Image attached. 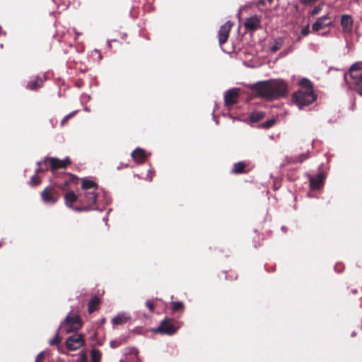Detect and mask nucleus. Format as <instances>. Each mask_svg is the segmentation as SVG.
I'll return each instance as SVG.
<instances>
[{"label":"nucleus","instance_id":"obj_1","mask_svg":"<svg viewBox=\"0 0 362 362\" xmlns=\"http://www.w3.org/2000/svg\"><path fill=\"white\" fill-rule=\"evenodd\" d=\"M256 97L274 100L283 98L288 91L287 83L281 79L258 81L249 86Z\"/></svg>","mask_w":362,"mask_h":362},{"label":"nucleus","instance_id":"obj_2","mask_svg":"<svg viewBox=\"0 0 362 362\" xmlns=\"http://www.w3.org/2000/svg\"><path fill=\"white\" fill-rule=\"evenodd\" d=\"M299 86L300 89L292 95V100L301 109L315 101L317 95L314 93L313 84L309 79L303 78L300 81Z\"/></svg>","mask_w":362,"mask_h":362},{"label":"nucleus","instance_id":"obj_3","mask_svg":"<svg viewBox=\"0 0 362 362\" xmlns=\"http://www.w3.org/2000/svg\"><path fill=\"white\" fill-rule=\"evenodd\" d=\"M349 76L354 89L362 95V62H356L350 67Z\"/></svg>","mask_w":362,"mask_h":362},{"label":"nucleus","instance_id":"obj_4","mask_svg":"<svg viewBox=\"0 0 362 362\" xmlns=\"http://www.w3.org/2000/svg\"><path fill=\"white\" fill-rule=\"evenodd\" d=\"M71 163V161L68 157L64 160H60L57 158L46 157L42 161L38 162L37 165H42L44 164L47 165V164H49L50 166V170L53 173V176L54 177H57L58 174L57 173V170L61 168L64 169Z\"/></svg>","mask_w":362,"mask_h":362},{"label":"nucleus","instance_id":"obj_5","mask_svg":"<svg viewBox=\"0 0 362 362\" xmlns=\"http://www.w3.org/2000/svg\"><path fill=\"white\" fill-rule=\"evenodd\" d=\"M42 200L46 204H55L60 197L59 189L57 187V182L45 187L40 193Z\"/></svg>","mask_w":362,"mask_h":362},{"label":"nucleus","instance_id":"obj_6","mask_svg":"<svg viewBox=\"0 0 362 362\" xmlns=\"http://www.w3.org/2000/svg\"><path fill=\"white\" fill-rule=\"evenodd\" d=\"M180 325L177 321L166 317L154 331L161 334L173 335L176 333Z\"/></svg>","mask_w":362,"mask_h":362},{"label":"nucleus","instance_id":"obj_7","mask_svg":"<svg viewBox=\"0 0 362 362\" xmlns=\"http://www.w3.org/2000/svg\"><path fill=\"white\" fill-rule=\"evenodd\" d=\"M82 327V322L78 315H68L61 324V327H64L66 333L74 332L80 329Z\"/></svg>","mask_w":362,"mask_h":362},{"label":"nucleus","instance_id":"obj_8","mask_svg":"<svg viewBox=\"0 0 362 362\" xmlns=\"http://www.w3.org/2000/svg\"><path fill=\"white\" fill-rule=\"evenodd\" d=\"M84 344L83 336L81 334H74L66 341V346L69 351H75Z\"/></svg>","mask_w":362,"mask_h":362},{"label":"nucleus","instance_id":"obj_9","mask_svg":"<svg viewBox=\"0 0 362 362\" xmlns=\"http://www.w3.org/2000/svg\"><path fill=\"white\" fill-rule=\"evenodd\" d=\"M97 201V194L95 191H86L83 195H79V203L81 205H87L91 209Z\"/></svg>","mask_w":362,"mask_h":362},{"label":"nucleus","instance_id":"obj_10","mask_svg":"<svg viewBox=\"0 0 362 362\" xmlns=\"http://www.w3.org/2000/svg\"><path fill=\"white\" fill-rule=\"evenodd\" d=\"M244 27L246 30L250 32H254L261 28L260 18L257 15H254L247 18L244 23Z\"/></svg>","mask_w":362,"mask_h":362},{"label":"nucleus","instance_id":"obj_11","mask_svg":"<svg viewBox=\"0 0 362 362\" xmlns=\"http://www.w3.org/2000/svg\"><path fill=\"white\" fill-rule=\"evenodd\" d=\"M239 89L233 88L230 89L225 93L224 95V103L227 107L235 105L238 102L239 98Z\"/></svg>","mask_w":362,"mask_h":362},{"label":"nucleus","instance_id":"obj_12","mask_svg":"<svg viewBox=\"0 0 362 362\" xmlns=\"http://www.w3.org/2000/svg\"><path fill=\"white\" fill-rule=\"evenodd\" d=\"M231 27L232 24L230 21L220 27L218 30V42L221 46L227 42Z\"/></svg>","mask_w":362,"mask_h":362},{"label":"nucleus","instance_id":"obj_13","mask_svg":"<svg viewBox=\"0 0 362 362\" xmlns=\"http://www.w3.org/2000/svg\"><path fill=\"white\" fill-rule=\"evenodd\" d=\"M332 24L331 18L329 15H325L322 17L318 18L317 21L313 24L312 28L313 31L317 32Z\"/></svg>","mask_w":362,"mask_h":362},{"label":"nucleus","instance_id":"obj_14","mask_svg":"<svg viewBox=\"0 0 362 362\" xmlns=\"http://www.w3.org/2000/svg\"><path fill=\"white\" fill-rule=\"evenodd\" d=\"M354 21L352 17L348 14H343L341 16V25L344 33H350L352 31Z\"/></svg>","mask_w":362,"mask_h":362},{"label":"nucleus","instance_id":"obj_15","mask_svg":"<svg viewBox=\"0 0 362 362\" xmlns=\"http://www.w3.org/2000/svg\"><path fill=\"white\" fill-rule=\"evenodd\" d=\"M76 202H79V196L74 191L67 192L64 194V203L67 207L73 208V204Z\"/></svg>","mask_w":362,"mask_h":362},{"label":"nucleus","instance_id":"obj_16","mask_svg":"<svg viewBox=\"0 0 362 362\" xmlns=\"http://www.w3.org/2000/svg\"><path fill=\"white\" fill-rule=\"evenodd\" d=\"M325 176L322 173H319L316 177H310V187L313 189H320L324 182Z\"/></svg>","mask_w":362,"mask_h":362},{"label":"nucleus","instance_id":"obj_17","mask_svg":"<svg viewBox=\"0 0 362 362\" xmlns=\"http://www.w3.org/2000/svg\"><path fill=\"white\" fill-rule=\"evenodd\" d=\"M132 157L137 163H144L146 159V152L144 149L137 148L132 153Z\"/></svg>","mask_w":362,"mask_h":362},{"label":"nucleus","instance_id":"obj_18","mask_svg":"<svg viewBox=\"0 0 362 362\" xmlns=\"http://www.w3.org/2000/svg\"><path fill=\"white\" fill-rule=\"evenodd\" d=\"M62 175L63 177H69V178L66 179L62 184L57 182V187L58 189H60L62 190H66L69 185L75 180L78 179V177L76 175L71 173H63Z\"/></svg>","mask_w":362,"mask_h":362},{"label":"nucleus","instance_id":"obj_19","mask_svg":"<svg viewBox=\"0 0 362 362\" xmlns=\"http://www.w3.org/2000/svg\"><path fill=\"white\" fill-rule=\"evenodd\" d=\"M124 354L126 355L127 359L131 362H138L139 359V351L135 347H127L125 349Z\"/></svg>","mask_w":362,"mask_h":362},{"label":"nucleus","instance_id":"obj_20","mask_svg":"<svg viewBox=\"0 0 362 362\" xmlns=\"http://www.w3.org/2000/svg\"><path fill=\"white\" fill-rule=\"evenodd\" d=\"M100 299L98 296H93L88 303V310L89 313H92L99 309Z\"/></svg>","mask_w":362,"mask_h":362},{"label":"nucleus","instance_id":"obj_21","mask_svg":"<svg viewBox=\"0 0 362 362\" xmlns=\"http://www.w3.org/2000/svg\"><path fill=\"white\" fill-rule=\"evenodd\" d=\"M81 188L83 190L85 191H88L90 189H93V191H96L98 188V185L93 180H88L86 178H83Z\"/></svg>","mask_w":362,"mask_h":362},{"label":"nucleus","instance_id":"obj_22","mask_svg":"<svg viewBox=\"0 0 362 362\" xmlns=\"http://www.w3.org/2000/svg\"><path fill=\"white\" fill-rule=\"evenodd\" d=\"M246 167H247L246 163H245L243 161L235 163L233 165V168L230 172L232 174H236V175L237 174H244L247 172L245 170Z\"/></svg>","mask_w":362,"mask_h":362},{"label":"nucleus","instance_id":"obj_23","mask_svg":"<svg viewBox=\"0 0 362 362\" xmlns=\"http://www.w3.org/2000/svg\"><path fill=\"white\" fill-rule=\"evenodd\" d=\"M129 320V317H126L124 314H118L112 320V323L114 325H119L125 324Z\"/></svg>","mask_w":362,"mask_h":362},{"label":"nucleus","instance_id":"obj_24","mask_svg":"<svg viewBox=\"0 0 362 362\" xmlns=\"http://www.w3.org/2000/svg\"><path fill=\"white\" fill-rule=\"evenodd\" d=\"M265 117V113L260 111H255L250 114V118L252 122H257Z\"/></svg>","mask_w":362,"mask_h":362},{"label":"nucleus","instance_id":"obj_25","mask_svg":"<svg viewBox=\"0 0 362 362\" xmlns=\"http://www.w3.org/2000/svg\"><path fill=\"white\" fill-rule=\"evenodd\" d=\"M42 85V81L41 80H39L38 78L30 81L28 85L27 88L28 89L35 90L37 88H40Z\"/></svg>","mask_w":362,"mask_h":362},{"label":"nucleus","instance_id":"obj_26","mask_svg":"<svg viewBox=\"0 0 362 362\" xmlns=\"http://www.w3.org/2000/svg\"><path fill=\"white\" fill-rule=\"evenodd\" d=\"M185 308L184 303L180 301H173L171 303V310L173 312L176 313L183 311Z\"/></svg>","mask_w":362,"mask_h":362},{"label":"nucleus","instance_id":"obj_27","mask_svg":"<svg viewBox=\"0 0 362 362\" xmlns=\"http://www.w3.org/2000/svg\"><path fill=\"white\" fill-rule=\"evenodd\" d=\"M92 362H100L101 358V353L98 349H93L90 352Z\"/></svg>","mask_w":362,"mask_h":362},{"label":"nucleus","instance_id":"obj_28","mask_svg":"<svg viewBox=\"0 0 362 362\" xmlns=\"http://www.w3.org/2000/svg\"><path fill=\"white\" fill-rule=\"evenodd\" d=\"M40 183H41V179H40V177L38 175H34L33 176L31 177V179H30V185H32V186H37Z\"/></svg>","mask_w":362,"mask_h":362},{"label":"nucleus","instance_id":"obj_29","mask_svg":"<svg viewBox=\"0 0 362 362\" xmlns=\"http://www.w3.org/2000/svg\"><path fill=\"white\" fill-rule=\"evenodd\" d=\"M275 123H276V119H269L267 122H264L262 124V127L264 129H269V128L272 127Z\"/></svg>","mask_w":362,"mask_h":362},{"label":"nucleus","instance_id":"obj_30","mask_svg":"<svg viewBox=\"0 0 362 362\" xmlns=\"http://www.w3.org/2000/svg\"><path fill=\"white\" fill-rule=\"evenodd\" d=\"M72 209L77 212L88 211L91 209L87 205H81V206L73 207Z\"/></svg>","mask_w":362,"mask_h":362},{"label":"nucleus","instance_id":"obj_31","mask_svg":"<svg viewBox=\"0 0 362 362\" xmlns=\"http://www.w3.org/2000/svg\"><path fill=\"white\" fill-rule=\"evenodd\" d=\"M281 46H282V40H276L275 45L272 47L271 50H272V52H275L278 51L279 49H280Z\"/></svg>","mask_w":362,"mask_h":362},{"label":"nucleus","instance_id":"obj_32","mask_svg":"<svg viewBox=\"0 0 362 362\" xmlns=\"http://www.w3.org/2000/svg\"><path fill=\"white\" fill-rule=\"evenodd\" d=\"M61 340H62V339L59 336V332H57L55 337L54 339H52V340H50L49 344L52 346L58 345L60 343Z\"/></svg>","mask_w":362,"mask_h":362},{"label":"nucleus","instance_id":"obj_33","mask_svg":"<svg viewBox=\"0 0 362 362\" xmlns=\"http://www.w3.org/2000/svg\"><path fill=\"white\" fill-rule=\"evenodd\" d=\"M75 115V112H71L69 113V115H66L62 120L61 122V126L63 127L66 122L70 119L72 117H74V115Z\"/></svg>","mask_w":362,"mask_h":362},{"label":"nucleus","instance_id":"obj_34","mask_svg":"<svg viewBox=\"0 0 362 362\" xmlns=\"http://www.w3.org/2000/svg\"><path fill=\"white\" fill-rule=\"evenodd\" d=\"M221 274L223 275L224 279L233 280V279H238V275L236 274H234V275H232V274L228 275L225 272H222Z\"/></svg>","mask_w":362,"mask_h":362},{"label":"nucleus","instance_id":"obj_35","mask_svg":"<svg viewBox=\"0 0 362 362\" xmlns=\"http://www.w3.org/2000/svg\"><path fill=\"white\" fill-rule=\"evenodd\" d=\"M145 304H146V306L150 310V312H151V313L153 312L155 306H154V303L151 300H146Z\"/></svg>","mask_w":362,"mask_h":362},{"label":"nucleus","instance_id":"obj_36","mask_svg":"<svg viewBox=\"0 0 362 362\" xmlns=\"http://www.w3.org/2000/svg\"><path fill=\"white\" fill-rule=\"evenodd\" d=\"M122 344L121 341L119 340H113L110 342V346L112 349H115L119 346Z\"/></svg>","mask_w":362,"mask_h":362},{"label":"nucleus","instance_id":"obj_37","mask_svg":"<svg viewBox=\"0 0 362 362\" xmlns=\"http://www.w3.org/2000/svg\"><path fill=\"white\" fill-rule=\"evenodd\" d=\"M309 32H310L309 25L308 24L307 25L302 28L301 31H300V35L302 36H306L309 34Z\"/></svg>","mask_w":362,"mask_h":362},{"label":"nucleus","instance_id":"obj_38","mask_svg":"<svg viewBox=\"0 0 362 362\" xmlns=\"http://www.w3.org/2000/svg\"><path fill=\"white\" fill-rule=\"evenodd\" d=\"M45 358V354L43 352H40L37 354L35 362H42Z\"/></svg>","mask_w":362,"mask_h":362},{"label":"nucleus","instance_id":"obj_39","mask_svg":"<svg viewBox=\"0 0 362 362\" xmlns=\"http://www.w3.org/2000/svg\"><path fill=\"white\" fill-rule=\"evenodd\" d=\"M321 10V8L320 6H315L313 10L311 12V15L312 16H315L317 15L320 11Z\"/></svg>","mask_w":362,"mask_h":362},{"label":"nucleus","instance_id":"obj_40","mask_svg":"<svg viewBox=\"0 0 362 362\" xmlns=\"http://www.w3.org/2000/svg\"><path fill=\"white\" fill-rule=\"evenodd\" d=\"M48 169L47 168H45V169H43L42 168H41L40 166L36 169L35 170V175H38V174L41 173H43L46 170H47Z\"/></svg>","mask_w":362,"mask_h":362},{"label":"nucleus","instance_id":"obj_41","mask_svg":"<svg viewBox=\"0 0 362 362\" xmlns=\"http://www.w3.org/2000/svg\"><path fill=\"white\" fill-rule=\"evenodd\" d=\"M308 158V156L306 154H302V155L300 156V157L298 158V161L299 162H303L305 160H306Z\"/></svg>","mask_w":362,"mask_h":362},{"label":"nucleus","instance_id":"obj_42","mask_svg":"<svg viewBox=\"0 0 362 362\" xmlns=\"http://www.w3.org/2000/svg\"><path fill=\"white\" fill-rule=\"evenodd\" d=\"M317 0H300V3L303 4H308L313 2L316 1Z\"/></svg>","mask_w":362,"mask_h":362},{"label":"nucleus","instance_id":"obj_43","mask_svg":"<svg viewBox=\"0 0 362 362\" xmlns=\"http://www.w3.org/2000/svg\"><path fill=\"white\" fill-rule=\"evenodd\" d=\"M81 362H86V361H87V358H86V356L85 354H81Z\"/></svg>","mask_w":362,"mask_h":362},{"label":"nucleus","instance_id":"obj_44","mask_svg":"<svg viewBox=\"0 0 362 362\" xmlns=\"http://www.w3.org/2000/svg\"><path fill=\"white\" fill-rule=\"evenodd\" d=\"M265 4V0H259L257 2L258 6H264Z\"/></svg>","mask_w":362,"mask_h":362},{"label":"nucleus","instance_id":"obj_45","mask_svg":"<svg viewBox=\"0 0 362 362\" xmlns=\"http://www.w3.org/2000/svg\"><path fill=\"white\" fill-rule=\"evenodd\" d=\"M301 39H302L301 36H300V35H298V36L297 37V38L294 40V42H300V41H301Z\"/></svg>","mask_w":362,"mask_h":362},{"label":"nucleus","instance_id":"obj_46","mask_svg":"<svg viewBox=\"0 0 362 362\" xmlns=\"http://www.w3.org/2000/svg\"><path fill=\"white\" fill-rule=\"evenodd\" d=\"M274 0H267V1L269 3V4H272Z\"/></svg>","mask_w":362,"mask_h":362},{"label":"nucleus","instance_id":"obj_47","mask_svg":"<svg viewBox=\"0 0 362 362\" xmlns=\"http://www.w3.org/2000/svg\"><path fill=\"white\" fill-rule=\"evenodd\" d=\"M1 247V243H0V247Z\"/></svg>","mask_w":362,"mask_h":362}]
</instances>
